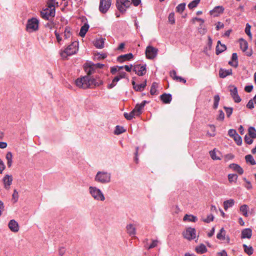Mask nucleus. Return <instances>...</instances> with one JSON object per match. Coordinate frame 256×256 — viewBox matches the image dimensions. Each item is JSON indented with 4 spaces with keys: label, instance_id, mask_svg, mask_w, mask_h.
I'll list each match as a JSON object with an SVG mask.
<instances>
[{
    "label": "nucleus",
    "instance_id": "obj_44",
    "mask_svg": "<svg viewBox=\"0 0 256 256\" xmlns=\"http://www.w3.org/2000/svg\"><path fill=\"white\" fill-rule=\"evenodd\" d=\"M250 28H251V26L248 23H247L246 24V26L245 28V32L248 36L250 38L252 39V34L250 32Z\"/></svg>",
    "mask_w": 256,
    "mask_h": 256
},
{
    "label": "nucleus",
    "instance_id": "obj_8",
    "mask_svg": "<svg viewBox=\"0 0 256 256\" xmlns=\"http://www.w3.org/2000/svg\"><path fill=\"white\" fill-rule=\"evenodd\" d=\"M78 50V42L74 41L68 46L64 50V52L68 56H72L76 53Z\"/></svg>",
    "mask_w": 256,
    "mask_h": 256
},
{
    "label": "nucleus",
    "instance_id": "obj_21",
    "mask_svg": "<svg viewBox=\"0 0 256 256\" xmlns=\"http://www.w3.org/2000/svg\"><path fill=\"white\" fill-rule=\"evenodd\" d=\"M232 70L228 69L226 70L222 68H220L219 71V76L220 78H225L228 76L232 75Z\"/></svg>",
    "mask_w": 256,
    "mask_h": 256
},
{
    "label": "nucleus",
    "instance_id": "obj_7",
    "mask_svg": "<svg viewBox=\"0 0 256 256\" xmlns=\"http://www.w3.org/2000/svg\"><path fill=\"white\" fill-rule=\"evenodd\" d=\"M90 192L92 196L96 200L104 201L105 200L104 195L102 191L94 186H90Z\"/></svg>",
    "mask_w": 256,
    "mask_h": 256
},
{
    "label": "nucleus",
    "instance_id": "obj_58",
    "mask_svg": "<svg viewBox=\"0 0 256 256\" xmlns=\"http://www.w3.org/2000/svg\"><path fill=\"white\" fill-rule=\"evenodd\" d=\"M254 101L252 99L250 100L248 102V104H246V108H249V109H250V110H252V108H254Z\"/></svg>",
    "mask_w": 256,
    "mask_h": 256
},
{
    "label": "nucleus",
    "instance_id": "obj_6",
    "mask_svg": "<svg viewBox=\"0 0 256 256\" xmlns=\"http://www.w3.org/2000/svg\"><path fill=\"white\" fill-rule=\"evenodd\" d=\"M142 112V110L140 108L139 104H137L134 108L130 113L124 112V116L127 120H130L134 118L135 116H140Z\"/></svg>",
    "mask_w": 256,
    "mask_h": 256
},
{
    "label": "nucleus",
    "instance_id": "obj_29",
    "mask_svg": "<svg viewBox=\"0 0 256 256\" xmlns=\"http://www.w3.org/2000/svg\"><path fill=\"white\" fill-rule=\"evenodd\" d=\"M234 204V201L232 199L226 200L224 202V208L226 210L228 208L232 207Z\"/></svg>",
    "mask_w": 256,
    "mask_h": 256
},
{
    "label": "nucleus",
    "instance_id": "obj_1",
    "mask_svg": "<svg viewBox=\"0 0 256 256\" xmlns=\"http://www.w3.org/2000/svg\"><path fill=\"white\" fill-rule=\"evenodd\" d=\"M75 83L77 86L83 89H86L91 86H100L102 84L103 82L100 80H97L92 77L86 76L77 78L75 81Z\"/></svg>",
    "mask_w": 256,
    "mask_h": 256
},
{
    "label": "nucleus",
    "instance_id": "obj_23",
    "mask_svg": "<svg viewBox=\"0 0 256 256\" xmlns=\"http://www.w3.org/2000/svg\"><path fill=\"white\" fill-rule=\"evenodd\" d=\"M229 168L236 172L239 174H242L244 173V170L242 167L236 164H232L229 166Z\"/></svg>",
    "mask_w": 256,
    "mask_h": 256
},
{
    "label": "nucleus",
    "instance_id": "obj_26",
    "mask_svg": "<svg viewBox=\"0 0 256 256\" xmlns=\"http://www.w3.org/2000/svg\"><path fill=\"white\" fill-rule=\"evenodd\" d=\"M127 232L130 236H134L136 234V229L132 224H129L126 226Z\"/></svg>",
    "mask_w": 256,
    "mask_h": 256
},
{
    "label": "nucleus",
    "instance_id": "obj_45",
    "mask_svg": "<svg viewBox=\"0 0 256 256\" xmlns=\"http://www.w3.org/2000/svg\"><path fill=\"white\" fill-rule=\"evenodd\" d=\"M185 8L186 4L181 3L176 7V11L178 12L182 13L185 10Z\"/></svg>",
    "mask_w": 256,
    "mask_h": 256
},
{
    "label": "nucleus",
    "instance_id": "obj_52",
    "mask_svg": "<svg viewBox=\"0 0 256 256\" xmlns=\"http://www.w3.org/2000/svg\"><path fill=\"white\" fill-rule=\"evenodd\" d=\"M214 216L212 214H210L206 218L203 220V221L206 223H210L214 220Z\"/></svg>",
    "mask_w": 256,
    "mask_h": 256
},
{
    "label": "nucleus",
    "instance_id": "obj_9",
    "mask_svg": "<svg viewBox=\"0 0 256 256\" xmlns=\"http://www.w3.org/2000/svg\"><path fill=\"white\" fill-rule=\"evenodd\" d=\"M184 238L189 240H194L196 237V230L194 228L188 227L182 234Z\"/></svg>",
    "mask_w": 256,
    "mask_h": 256
},
{
    "label": "nucleus",
    "instance_id": "obj_41",
    "mask_svg": "<svg viewBox=\"0 0 256 256\" xmlns=\"http://www.w3.org/2000/svg\"><path fill=\"white\" fill-rule=\"evenodd\" d=\"M248 206L246 204H244L240 206V210L242 213V214L245 216H248Z\"/></svg>",
    "mask_w": 256,
    "mask_h": 256
},
{
    "label": "nucleus",
    "instance_id": "obj_48",
    "mask_svg": "<svg viewBox=\"0 0 256 256\" xmlns=\"http://www.w3.org/2000/svg\"><path fill=\"white\" fill-rule=\"evenodd\" d=\"M215 150H216V148H214L212 150H211V151L210 152V156L211 158L213 160H221V158L220 157L216 156Z\"/></svg>",
    "mask_w": 256,
    "mask_h": 256
},
{
    "label": "nucleus",
    "instance_id": "obj_46",
    "mask_svg": "<svg viewBox=\"0 0 256 256\" xmlns=\"http://www.w3.org/2000/svg\"><path fill=\"white\" fill-rule=\"evenodd\" d=\"M236 143L238 146H241L242 144V138L240 136L236 134L234 137L232 138Z\"/></svg>",
    "mask_w": 256,
    "mask_h": 256
},
{
    "label": "nucleus",
    "instance_id": "obj_25",
    "mask_svg": "<svg viewBox=\"0 0 256 256\" xmlns=\"http://www.w3.org/2000/svg\"><path fill=\"white\" fill-rule=\"evenodd\" d=\"M183 220L195 222L198 220V218L194 215L186 214L184 216Z\"/></svg>",
    "mask_w": 256,
    "mask_h": 256
},
{
    "label": "nucleus",
    "instance_id": "obj_32",
    "mask_svg": "<svg viewBox=\"0 0 256 256\" xmlns=\"http://www.w3.org/2000/svg\"><path fill=\"white\" fill-rule=\"evenodd\" d=\"M6 159L7 160V166L8 168H10L12 163V154L10 152H7L6 154Z\"/></svg>",
    "mask_w": 256,
    "mask_h": 256
},
{
    "label": "nucleus",
    "instance_id": "obj_34",
    "mask_svg": "<svg viewBox=\"0 0 256 256\" xmlns=\"http://www.w3.org/2000/svg\"><path fill=\"white\" fill-rule=\"evenodd\" d=\"M242 246L244 252L248 256H250L254 253V249L252 246H248L246 244H243Z\"/></svg>",
    "mask_w": 256,
    "mask_h": 256
},
{
    "label": "nucleus",
    "instance_id": "obj_53",
    "mask_svg": "<svg viewBox=\"0 0 256 256\" xmlns=\"http://www.w3.org/2000/svg\"><path fill=\"white\" fill-rule=\"evenodd\" d=\"M218 116L216 118L218 120L223 121L224 118V114L222 110H218Z\"/></svg>",
    "mask_w": 256,
    "mask_h": 256
},
{
    "label": "nucleus",
    "instance_id": "obj_24",
    "mask_svg": "<svg viewBox=\"0 0 256 256\" xmlns=\"http://www.w3.org/2000/svg\"><path fill=\"white\" fill-rule=\"evenodd\" d=\"M89 25L87 23H85L80 28L79 35L81 37H84L86 36V33L88 30Z\"/></svg>",
    "mask_w": 256,
    "mask_h": 256
},
{
    "label": "nucleus",
    "instance_id": "obj_55",
    "mask_svg": "<svg viewBox=\"0 0 256 256\" xmlns=\"http://www.w3.org/2000/svg\"><path fill=\"white\" fill-rule=\"evenodd\" d=\"M232 89L230 90L232 97L238 94L237 88L234 86H232Z\"/></svg>",
    "mask_w": 256,
    "mask_h": 256
},
{
    "label": "nucleus",
    "instance_id": "obj_61",
    "mask_svg": "<svg viewBox=\"0 0 256 256\" xmlns=\"http://www.w3.org/2000/svg\"><path fill=\"white\" fill-rule=\"evenodd\" d=\"M66 252V248L64 247H60L58 249V254L60 256H63Z\"/></svg>",
    "mask_w": 256,
    "mask_h": 256
},
{
    "label": "nucleus",
    "instance_id": "obj_19",
    "mask_svg": "<svg viewBox=\"0 0 256 256\" xmlns=\"http://www.w3.org/2000/svg\"><path fill=\"white\" fill-rule=\"evenodd\" d=\"M4 184V187L7 189L10 188L12 182V175L6 174L2 178Z\"/></svg>",
    "mask_w": 256,
    "mask_h": 256
},
{
    "label": "nucleus",
    "instance_id": "obj_62",
    "mask_svg": "<svg viewBox=\"0 0 256 256\" xmlns=\"http://www.w3.org/2000/svg\"><path fill=\"white\" fill-rule=\"evenodd\" d=\"M253 86L252 85H248V86H246L245 87H244V90L247 92H250L252 90H253Z\"/></svg>",
    "mask_w": 256,
    "mask_h": 256
},
{
    "label": "nucleus",
    "instance_id": "obj_35",
    "mask_svg": "<svg viewBox=\"0 0 256 256\" xmlns=\"http://www.w3.org/2000/svg\"><path fill=\"white\" fill-rule=\"evenodd\" d=\"M126 131V130L123 126H116L115 128L114 134H115L118 135Z\"/></svg>",
    "mask_w": 256,
    "mask_h": 256
},
{
    "label": "nucleus",
    "instance_id": "obj_14",
    "mask_svg": "<svg viewBox=\"0 0 256 256\" xmlns=\"http://www.w3.org/2000/svg\"><path fill=\"white\" fill-rule=\"evenodd\" d=\"M135 78L136 77L132 78V81L133 88L136 92H142L146 86V80H145L144 81L140 84H136L134 81Z\"/></svg>",
    "mask_w": 256,
    "mask_h": 256
},
{
    "label": "nucleus",
    "instance_id": "obj_33",
    "mask_svg": "<svg viewBox=\"0 0 256 256\" xmlns=\"http://www.w3.org/2000/svg\"><path fill=\"white\" fill-rule=\"evenodd\" d=\"M72 35V28L68 26H66L64 28V38L65 39H68Z\"/></svg>",
    "mask_w": 256,
    "mask_h": 256
},
{
    "label": "nucleus",
    "instance_id": "obj_20",
    "mask_svg": "<svg viewBox=\"0 0 256 256\" xmlns=\"http://www.w3.org/2000/svg\"><path fill=\"white\" fill-rule=\"evenodd\" d=\"M252 236V230L250 228H246L242 230L241 238L250 239Z\"/></svg>",
    "mask_w": 256,
    "mask_h": 256
},
{
    "label": "nucleus",
    "instance_id": "obj_18",
    "mask_svg": "<svg viewBox=\"0 0 256 256\" xmlns=\"http://www.w3.org/2000/svg\"><path fill=\"white\" fill-rule=\"evenodd\" d=\"M8 226L10 230L14 232H18L19 230L18 224L14 220H11L9 222Z\"/></svg>",
    "mask_w": 256,
    "mask_h": 256
},
{
    "label": "nucleus",
    "instance_id": "obj_59",
    "mask_svg": "<svg viewBox=\"0 0 256 256\" xmlns=\"http://www.w3.org/2000/svg\"><path fill=\"white\" fill-rule=\"evenodd\" d=\"M158 241L157 240H153L152 243L148 247V249H151L155 248L158 244Z\"/></svg>",
    "mask_w": 256,
    "mask_h": 256
},
{
    "label": "nucleus",
    "instance_id": "obj_42",
    "mask_svg": "<svg viewBox=\"0 0 256 256\" xmlns=\"http://www.w3.org/2000/svg\"><path fill=\"white\" fill-rule=\"evenodd\" d=\"M214 105L213 108L214 109H216L218 107L219 102L220 100V96L218 94L215 95L214 98Z\"/></svg>",
    "mask_w": 256,
    "mask_h": 256
},
{
    "label": "nucleus",
    "instance_id": "obj_4",
    "mask_svg": "<svg viewBox=\"0 0 256 256\" xmlns=\"http://www.w3.org/2000/svg\"><path fill=\"white\" fill-rule=\"evenodd\" d=\"M111 174L110 173L105 172H98L95 176V181L102 183L106 184L110 182Z\"/></svg>",
    "mask_w": 256,
    "mask_h": 256
},
{
    "label": "nucleus",
    "instance_id": "obj_16",
    "mask_svg": "<svg viewBox=\"0 0 256 256\" xmlns=\"http://www.w3.org/2000/svg\"><path fill=\"white\" fill-rule=\"evenodd\" d=\"M134 58V55L132 53H128L125 54H122L118 56L116 58L118 62L122 63L125 61H129L132 60Z\"/></svg>",
    "mask_w": 256,
    "mask_h": 256
},
{
    "label": "nucleus",
    "instance_id": "obj_27",
    "mask_svg": "<svg viewBox=\"0 0 256 256\" xmlns=\"http://www.w3.org/2000/svg\"><path fill=\"white\" fill-rule=\"evenodd\" d=\"M195 250L198 254H202L207 252V248L204 244H202L196 248Z\"/></svg>",
    "mask_w": 256,
    "mask_h": 256
},
{
    "label": "nucleus",
    "instance_id": "obj_2",
    "mask_svg": "<svg viewBox=\"0 0 256 256\" xmlns=\"http://www.w3.org/2000/svg\"><path fill=\"white\" fill-rule=\"evenodd\" d=\"M141 2V0H116V6L118 10L122 14H124L126 12V9L129 8L132 4L134 6H138Z\"/></svg>",
    "mask_w": 256,
    "mask_h": 256
},
{
    "label": "nucleus",
    "instance_id": "obj_40",
    "mask_svg": "<svg viewBox=\"0 0 256 256\" xmlns=\"http://www.w3.org/2000/svg\"><path fill=\"white\" fill-rule=\"evenodd\" d=\"M228 177L229 182L231 183L232 182H236L238 176L236 174H230L228 175Z\"/></svg>",
    "mask_w": 256,
    "mask_h": 256
},
{
    "label": "nucleus",
    "instance_id": "obj_28",
    "mask_svg": "<svg viewBox=\"0 0 256 256\" xmlns=\"http://www.w3.org/2000/svg\"><path fill=\"white\" fill-rule=\"evenodd\" d=\"M240 48L243 52H246L248 48V43L242 38L239 40Z\"/></svg>",
    "mask_w": 256,
    "mask_h": 256
},
{
    "label": "nucleus",
    "instance_id": "obj_47",
    "mask_svg": "<svg viewBox=\"0 0 256 256\" xmlns=\"http://www.w3.org/2000/svg\"><path fill=\"white\" fill-rule=\"evenodd\" d=\"M224 108L226 111L227 117L230 118L232 113L233 108L232 107H227L226 106H224Z\"/></svg>",
    "mask_w": 256,
    "mask_h": 256
},
{
    "label": "nucleus",
    "instance_id": "obj_5",
    "mask_svg": "<svg viewBox=\"0 0 256 256\" xmlns=\"http://www.w3.org/2000/svg\"><path fill=\"white\" fill-rule=\"evenodd\" d=\"M55 8H52V9L46 8L40 11V16L44 20H50L55 16Z\"/></svg>",
    "mask_w": 256,
    "mask_h": 256
},
{
    "label": "nucleus",
    "instance_id": "obj_13",
    "mask_svg": "<svg viewBox=\"0 0 256 256\" xmlns=\"http://www.w3.org/2000/svg\"><path fill=\"white\" fill-rule=\"evenodd\" d=\"M84 71L87 74L88 76H90L94 73L95 68L94 67V64L92 62H87L84 64Z\"/></svg>",
    "mask_w": 256,
    "mask_h": 256
},
{
    "label": "nucleus",
    "instance_id": "obj_31",
    "mask_svg": "<svg viewBox=\"0 0 256 256\" xmlns=\"http://www.w3.org/2000/svg\"><path fill=\"white\" fill-rule=\"evenodd\" d=\"M226 232L224 230V229L222 228L220 230V232L217 234H216V238L220 240H224L226 239Z\"/></svg>",
    "mask_w": 256,
    "mask_h": 256
},
{
    "label": "nucleus",
    "instance_id": "obj_17",
    "mask_svg": "<svg viewBox=\"0 0 256 256\" xmlns=\"http://www.w3.org/2000/svg\"><path fill=\"white\" fill-rule=\"evenodd\" d=\"M160 100L164 104H169L172 100V95L170 94L164 93L160 96Z\"/></svg>",
    "mask_w": 256,
    "mask_h": 256
},
{
    "label": "nucleus",
    "instance_id": "obj_30",
    "mask_svg": "<svg viewBox=\"0 0 256 256\" xmlns=\"http://www.w3.org/2000/svg\"><path fill=\"white\" fill-rule=\"evenodd\" d=\"M158 82H153L152 83L150 90V94L151 95L154 96L158 94L156 88H158Z\"/></svg>",
    "mask_w": 256,
    "mask_h": 256
},
{
    "label": "nucleus",
    "instance_id": "obj_60",
    "mask_svg": "<svg viewBox=\"0 0 256 256\" xmlns=\"http://www.w3.org/2000/svg\"><path fill=\"white\" fill-rule=\"evenodd\" d=\"M5 164L2 159L0 158V174H2L3 170L5 169Z\"/></svg>",
    "mask_w": 256,
    "mask_h": 256
},
{
    "label": "nucleus",
    "instance_id": "obj_51",
    "mask_svg": "<svg viewBox=\"0 0 256 256\" xmlns=\"http://www.w3.org/2000/svg\"><path fill=\"white\" fill-rule=\"evenodd\" d=\"M12 196V200H13L14 203L17 202L18 198V194L16 190H14Z\"/></svg>",
    "mask_w": 256,
    "mask_h": 256
},
{
    "label": "nucleus",
    "instance_id": "obj_11",
    "mask_svg": "<svg viewBox=\"0 0 256 256\" xmlns=\"http://www.w3.org/2000/svg\"><path fill=\"white\" fill-rule=\"evenodd\" d=\"M158 50L151 46H148L146 50V56L148 59L152 60L156 57Z\"/></svg>",
    "mask_w": 256,
    "mask_h": 256
},
{
    "label": "nucleus",
    "instance_id": "obj_22",
    "mask_svg": "<svg viewBox=\"0 0 256 256\" xmlns=\"http://www.w3.org/2000/svg\"><path fill=\"white\" fill-rule=\"evenodd\" d=\"M104 40L102 38H96L94 42V46L97 48H102L104 47Z\"/></svg>",
    "mask_w": 256,
    "mask_h": 256
},
{
    "label": "nucleus",
    "instance_id": "obj_43",
    "mask_svg": "<svg viewBox=\"0 0 256 256\" xmlns=\"http://www.w3.org/2000/svg\"><path fill=\"white\" fill-rule=\"evenodd\" d=\"M119 81V78L118 77L115 76L112 80L111 84H108L107 88L108 89H111L113 88L116 84V82Z\"/></svg>",
    "mask_w": 256,
    "mask_h": 256
},
{
    "label": "nucleus",
    "instance_id": "obj_10",
    "mask_svg": "<svg viewBox=\"0 0 256 256\" xmlns=\"http://www.w3.org/2000/svg\"><path fill=\"white\" fill-rule=\"evenodd\" d=\"M112 4V0H100L99 10L102 14H106Z\"/></svg>",
    "mask_w": 256,
    "mask_h": 256
},
{
    "label": "nucleus",
    "instance_id": "obj_12",
    "mask_svg": "<svg viewBox=\"0 0 256 256\" xmlns=\"http://www.w3.org/2000/svg\"><path fill=\"white\" fill-rule=\"evenodd\" d=\"M133 71L138 76H143L146 74V64H135L134 66Z\"/></svg>",
    "mask_w": 256,
    "mask_h": 256
},
{
    "label": "nucleus",
    "instance_id": "obj_36",
    "mask_svg": "<svg viewBox=\"0 0 256 256\" xmlns=\"http://www.w3.org/2000/svg\"><path fill=\"white\" fill-rule=\"evenodd\" d=\"M221 48L220 49L218 46H216V54L218 55L223 52L226 50V46L224 44L220 45Z\"/></svg>",
    "mask_w": 256,
    "mask_h": 256
},
{
    "label": "nucleus",
    "instance_id": "obj_57",
    "mask_svg": "<svg viewBox=\"0 0 256 256\" xmlns=\"http://www.w3.org/2000/svg\"><path fill=\"white\" fill-rule=\"evenodd\" d=\"M50 22H48L44 24V26L52 30L53 28H54V22H53V20H50Z\"/></svg>",
    "mask_w": 256,
    "mask_h": 256
},
{
    "label": "nucleus",
    "instance_id": "obj_64",
    "mask_svg": "<svg viewBox=\"0 0 256 256\" xmlns=\"http://www.w3.org/2000/svg\"><path fill=\"white\" fill-rule=\"evenodd\" d=\"M231 60L234 62H238V56L236 52H234L232 54Z\"/></svg>",
    "mask_w": 256,
    "mask_h": 256
},
{
    "label": "nucleus",
    "instance_id": "obj_54",
    "mask_svg": "<svg viewBox=\"0 0 256 256\" xmlns=\"http://www.w3.org/2000/svg\"><path fill=\"white\" fill-rule=\"evenodd\" d=\"M138 150H139V147L138 146H136V152H135L134 153V161L136 163L138 164Z\"/></svg>",
    "mask_w": 256,
    "mask_h": 256
},
{
    "label": "nucleus",
    "instance_id": "obj_63",
    "mask_svg": "<svg viewBox=\"0 0 256 256\" xmlns=\"http://www.w3.org/2000/svg\"><path fill=\"white\" fill-rule=\"evenodd\" d=\"M232 98L234 102L236 103H238V102H240V101L242 100L241 98H240V96H238V94L232 96Z\"/></svg>",
    "mask_w": 256,
    "mask_h": 256
},
{
    "label": "nucleus",
    "instance_id": "obj_37",
    "mask_svg": "<svg viewBox=\"0 0 256 256\" xmlns=\"http://www.w3.org/2000/svg\"><path fill=\"white\" fill-rule=\"evenodd\" d=\"M248 135L252 138H256V130L253 126H250L248 129Z\"/></svg>",
    "mask_w": 256,
    "mask_h": 256
},
{
    "label": "nucleus",
    "instance_id": "obj_56",
    "mask_svg": "<svg viewBox=\"0 0 256 256\" xmlns=\"http://www.w3.org/2000/svg\"><path fill=\"white\" fill-rule=\"evenodd\" d=\"M236 134H238L236 131L234 129H230L228 131V136L232 138Z\"/></svg>",
    "mask_w": 256,
    "mask_h": 256
},
{
    "label": "nucleus",
    "instance_id": "obj_15",
    "mask_svg": "<svg viewBox=\"0 0 256 256\" xmlns=\"http://www.w3.org/2000/svg\"><path fill=\"white\" fill-rule=\"evenodd\" d=\"M224 10V8L222 6H216L212 10H210V15L216 17L218 16L220 14H222Z\"/></svg>",
    "mask_w": 256,
    "mask_h": 256
},
{
    "label": "nucleus",
    "instance_id": "obj_3",
    "mask_svg": "<svg viewBox=\"0 0 256 256\" xmlns=\"http://www.w3.org/2000/svg\"><path fill=\"white\" fill-rule=\"evenodd\" d=\"M39 20L36 18L28 19L26 24V30L29 32L37 31L39 28Z\"/></svg>",
    "mask_w": 256,
    "mask_h": 256
},
{
    "label": "nucleus",
    "instance_id": "obj_39",
    "mask_svg": "<svg viewBox=\"0 0 256 256\" xmlns=\"http://www.w3.org/2000/svg\"><path fill=\"white\" fill-rule=\"evenodd\" d=\"M200 0H194L190 2L188 4V8L189 9L192 10L194 8H196L200 2Z\"/></svg>",
    "mask_w": 256,
    "mask_h": 256
},
{
    "label": "nucleus",
    "instance_id": "obj_50",
    "mask_svg": "<svg viewBox=\"0 0 256 256\" xmlns=\"http://www.w3.org/2000/svg\"><path fill=\"white\" fill-rule=\"evenodd\" d=\"M252 139L253 138H251L249 136L246 134L244 138V141L246 144H251L254 142Z\"/></svg>",
    "mask_w": 256,
    "mask_h": 256
},
{
    "label": "nucleus",
    "instance_id": "obj_49",
    "mask_svg": "<svg viewBox=\"0 0 256 256\" xmlns=\"http://www.w3.org/2000/svg\"><path fill=\"white\" fill-rule=\"evenodd\" d=\"M168 22L172 24H173L175 23V18H174V12H170L169 14L168 17Z\"/></svg>",
    "mask_w": 256,
    "mask_h": 256
},
{
    "label": "nucleus",
    "instance_id": "obj_38",
    "mask_svg": "<svg viewBox=\"0 0 256 256\" xmlns=\"http://www.w3.org/2000/svg\"><path fill=\"white\" fill-rule=\"evenodd\" d=\"M246 161V162H249L251 165L256 164V162L254 160L253 156L251 154H248L245 156Z\"/></svg>",
    "mask_w": 256,
    "mask_h": 256
}]
</instances>
